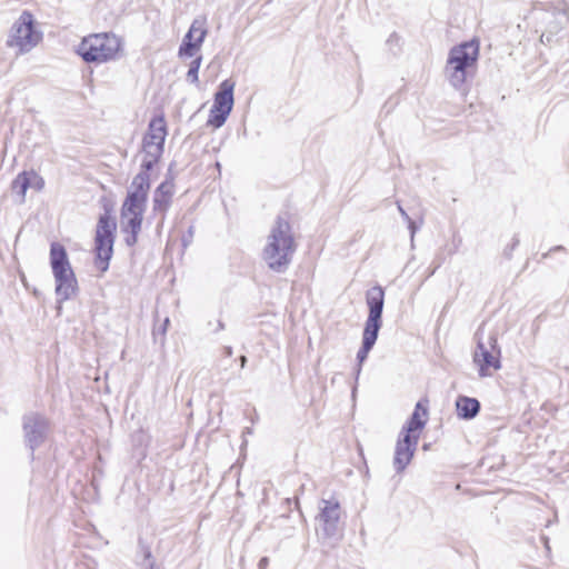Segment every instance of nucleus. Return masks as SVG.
<instances>
[{
    "instance_id": "9",
    "label": "nucleus",
    "mask_w": 569,
    "mask_h": 569,
    "mask_svg": "<svg viewBox=\"0 0 569 569\" xmlns=\"http://www.w3.org/2000/svg\"><path fill=\"white\" fill-rule=\"evenodd\" d=\"M167 137V124L163 116L150 120L148 131L142 139V162L140 172L149 173L160 160Z\"/></svg>"
},
{
    "instance_id": "2",
    "label": "nucleus",
    "mask_w": 569,
    "mask_h": 569,
    "mask_svg": "<svg viewBox=\"0 0 569 569\" xmlns=\"http://www.w3.org/2000/svg\"><path fill=\"white\" fill-rule=\"evenodd\" d=\"M150 189V174L139 172L134 176L128 189L127 197L121 207L122 232L124 242L133 247L141 231L143 213L146 211Z\"/></svg>"
},
{
    "instance_id": "17",
    "label": "nucleus",
    "mask_w": 569,
    "mask_h": 569,
    "mask_svg": "<svg viewBox=\"0 0 569 569\" xmlns=\"http://www.w3.org/2000/svg\"><path fill=\"white\" fill-rule=\"evenodd\" d=\"M458 417L465 420L473 419L480 411V402L476 398L459 396L456 400Z\"/></svg>"
},
{
    "instance_id": "4",
    "label": "nucleus",
    "mask_w": 569,
    "mask_h": 569,
    "mask_svg": "<svg viewBox=\"0 0 569 569\" xmlns=\"http://www.w3.org/2000/svg\"><path fill=\"white\" fill-rule=\"evenodd\" d=\"M296 243L290 223L278 217L263 249V260L276 272H283L292 260Z\"/></svg>"
},
{
    "instance_id": "10",
    "label": "nucleus",
    "mask_w": 569,
    "mask_h": 569,
    "mask_svg": "<svg viewBox=\"0 0 569 569\" xmlns=\"http://www.w3.org/2000/svg\"><path fill=\"white\" fill-rule=\"evenodd\" d=\"M116 228V221L108 212L99 217L94 237V263L101 272L108 270L113 254Z\"/></svg>"
},
{
    "instance_id": "14",
    "label": "nucleus",
    "mask_w": 569,
    "mask_h": 569,
    "mask_svg": "<svg viewBox=\"0 0 569 569\" xmlns=\"http://www.w3.org/2000/svg\"><path fill=\"white\" fill-rule=\"evenodd\" d=\"M473 361L479 368L480 377L491 376L492 371L501 368L500 349L493 335L488 338L487 342L479 339Z\"/></svg>"
},
{
    "instance_id": "20",
    "label": "nucleus",
    "mask_w": 569,
    "mask_h": 569,
    "mask_svg": "<svg viewBox=\"0 0 569 569\" xmlns=\"http://www.w3.org/2000/svg\"><path fill=\"white\" fill-rule=\"evenodd\" d=\"M190 28L199 29V31L193 33V37H194V40H196V44H201L202 46V43L204 41V38H206L207 33H208L206 19L204 18H197V19H194L192 21Z\"/></svg>"
},
{
    "instance_id": "21",
    "label": "nucleus",
    "mask_w": 569,
    "mask_h": 569,
    "mask_svg": "<svg viewBox=\"0 0 569 569\" xmlns=\"http://www.w3.org/2000/svg\"><path fill=\"white\" fill-rule=\"evenodd\" d=\"M201 62H202V57L201 56H198L196 57L189 64V70L187 72V80L191 83H198L199 81V78H198V72H199V69H200V66H201Z\"/></svg>"
},
{
    "instance_id": "23",
    "label": "nucleus",
    "mask_w": 569,
    "mask_h": 569,
    "mask_svg": "<svg viewBox=\"0 0 569 569\" xmlns=\"http://www.w3.org/2000/svg\"><path fill=\"white\" fill-rule=\"evenodd\" d=\"M141 550L143 553V562L141 563V566H144L147 569H156L151 550L146 546H143Z\"/></svg>"
},
{
    "instance_id": "22",
    "label": "nucleus",
    "mask_w": 569,
    "mask_h": 569,
    "mask_svg": "<svg viewBox=\"0 0 569 569\" xmlns=\"http://www.w3.org/2000/svg\"><path fill=\"white\" fill-rule=\"evenodd\" d=\"M132 442L134 446L146 448L149 442V437L142 430H139L132 435Z\"/></svg>"
},
{
    "instance_id": "30",
    "label": "nucleus",
    "mask_w": 569,
    "mask_h": 569,
    "mask_svg": "<svg viewBox=\"0 0 569 569\" xmlns=\"http://www.w3.org/2000/svg\"><path fill=\"white\" fill-rule=\"evenodd\" d=\"M223 353L226 357H231L233 355V350L231 347L227 346L223 348Z\"/></svg>"
},
{
    "instance_id": "28",
    "label": "nucleus",
    "mask_w": 569,
    "mask_h": 569,
    "mask_svg": "<svg viewBox=\"0 0 569 569\" xmlns=\"http://www.w3.org/2000/svg\"><path fill=\"white\" fill-rule=\"evenodd\" d=\"M268 565H269V559L267 557H262L259 560L258 568L259 569H267Z\"/></svg>"
},
{
    "instance_id": "1",
    "label": "nucleus",
    "mask_w": 569,
    "mask_h": 569,
    "mask_svg": "<svg viewBox=\"0 0 569 569\" xmlns=\"http://www.w3.org/2000/svg\"><path fill=\"white\" fill-rule=\"evenodd\" d=\"M150 189V174L139 172L134 176L128 189L127 197L121 207L122 232L124 242L133 247L141 231L143 213L146 211Z\"/></svg>"
},
{
    "instance_id": "11",
    "label": "nucleus",
    "mask_w": 569,
    "mask_h": 569,
    "mask_svg": "<svg viewBox=\"0 0 569 569\" xmlns=\"http://www.w3.org/2000/svg\"><path fill=\"white\" fill-rule=\"evenodd\" d=\"M341 506L336 498L321 499L316 516L317 533L322 539H338L342 532Z\"/></svg>"
},
{
    "instance_id": "12",
    "label": "nucleus",
    "mask_w": 569,
    "mask_h": 569,
    "mask_svg": "<svg viewBox=\"0 0 569 569\" xmlns=\"http://www.w3.org/2000/svg\"><path fill=\"white\" fill-rule=\"evenodd\" d=\"M234 87L236 83L231 79H226L219 84L218 91L214 93L208 124L212 126L213 128H220L224 124L233 108Z\"/></svg>"
},
{
    "instance_id": "3",
    "label": "nucleus",
    "mask_w": 569,
    "mask_h": 569,
    "mask_svg": "<svg viewBox=\"0 0 569 569\" xmlns=\"http://www.w3.org/2000/svg\"><path fill=\"white\" fill-rule=\"evenodd\" d=\"M428 401H418L415 410L402 427L399 438L396 442L393 468L397 473H401L411 462L418 447L420 432L428 421Z\"/></svg>"
},
{
    "instance_id": "27",
    "label": "nucleus",
    "mask_w": 569,
    "mask_h": 569,
    "mask_svg": "<svg viewBox=\"0 0 569 569\" xmlns=\"http://www.w3.org/2000/svg\"><path fill=\"white\" fill-rule=\"evenodd\" d=\"M397 208H398V211L399 213L401 214L402 219L405 221L409 220V214L407 213V211L403 209V207L400 204V202H397Z\"/></svg>"
},
{
    "instance_id": "18",
    "label": "nucleus",
    "mask_w": 569,
    "mask_h": 569,
    "mask_svg": "<svg viewBox=\"0 0 569 569\" xmlns=\"http://www.w3.org/2000/svg\"><path fill=\"white\" fill-rule=\"evenodd\" d=\"M197 31H199V29L189 28L188 32L184 34L178 51L180 58L194 57L197 52L200 50L201 44H196V40L193 37V33Z\"/></svg>"
},
{
    "instance_id": "31",
    "label": "nucleus",
    "mask_w": 569,
    "mask_h": 569,
    "mask_svg": "<svg viewBox=\"0 0 569 569\" xmlns=\"http://www.w3.org/2000/svg\"><path fill=\"white\" fill-rule=\"evenodd\" d=\"M170 320L169 318H166L164 321H163V325L161 327V332L164 335L166 331H167V328H168V325H169Z\"/></svg>"
},
{
    "instance_id": "25",
    "label": "nucleus",
    "mask_w": 569,
    "mask_h": 569,
    "mask_svg": "<svg viewBox=\"0 0 569 569\" xmlns=\"http://www.w3.org/2000/svg\"><path fill=\"white\" fill-rule=\"evenodd\" d=\"M519 244V238L517 236H515L512 238V242L511 244L507 246L503 250V254L506 258L510 259L511 256H512V251L518 247Z\"/></svg>"
},
{
    "instance_id": "6",
    "label": "nucleus",
    "mask_w": 569,
    "mask_h": 569,
    "mask_svg": "<svg viewBox=\"0 0 569 569\" xmlns=\"http://www.w3.org/2000/svg\"><path fill=\"white\" fill-rule=\"evenodd\" d=\"M123 40L112 32L92 33L84 37L77 53L87 63H106L118 60L122 54Z\"/></svg>"
},
{
    "instance_id": "13",
    "label": "nucleus",
    "mask_w": 569,
    "mask_h": 569,
    "mask_svg": "<svg viewBox=\"0 0 569 569\" xmlns=\"http://www.w3.org/2000/svg\"><path fill=\"white\" fill-rule=\"evenodd\" d=\"M41 39V33L33 29V17L24 11L12 27L8 46L18 48L20 52L30 51Z\"/></svg>"
},
{
    "instance_id": "8",
    "label": "nucleus",
    "mask_w": 569,
    "mask_h": 569,
    "mask_svg": "<svg viewBox=\"0 0 569 569\" xmlns=\"http://www.w3.org/2000/svg\"><path fill=\"white\" fill-rule=\"evenodd\" d=\"M50 266L56 282L58 302L72 298L78 290V281L70 264L66 248L59 242L50 246Z\"/></svg>"
},
{
    "instance_id": "26",
    "label": "nucleus",
    "mask_w": 569,
    "mask_h": 569,
    "mask_svg": "<svg viewBox=\"0 0 569 569\" xmlns=\"http://www.w3.org/2000/svg\"><path fill=\"white\" fill-rule=\"evenodd\" d=\"M406 222L408 224V229L410 230V237H411V241H412L419 227L416 224V222L411 218H409V220H407Z\"/></svg>"
},
{
    "instance_id": "15",
    "label": "nucleus",
    "mask_w": 569,
    "mask_h": 569,
    "mask_svg": "<svg viewBox=\"0 0 569 569\" xmlns=\"http://www.w3.org/2000/svg\"><path fill=\"white\" fill-rule=\"evenodd\" d=\"M22 430L27 447L31 450V456L47 438L49 432L48 419L37 412H29L22 417Z\"/></svg>"
},
{
    "instance_id": "5",
    "label": "nucleus",
    "mask_w": 569,
    "mask_h": 569,
    "mask_svg": "<svg viewBox=\"0 0 569 569\" xmlns=\"http://www.w3.org/2000/svg\"><path fill=\"white\" fill-rule=\"evenodd\" d=\"M366 302L369 309L368 318L362 333V346L357 352L358 366L356 369V379L359 378L361 366L368 358L373 348L379 330L382 326V311L385 305V291L380 286L370 288L366 293Z\"/></svg>"
},
{
    "instance_id": "16",
    "label": "nucleus",
    "mask_w": 569,
    "mask_h": 569,
    "mask_svg": "<svg viewBox=\"0 0 569 569\" xmlns=\"http://www.w3.org/2000/svg\"><path fill=\"white\" fill-rule=\"evenodd\" d=\"M173 194L174 183L172 178L166 179L153 191L152 213L153 216H159L161 222H163L166 214L172 203Z\"/></svg>"
},
{
    "instance_id": "24",
    "label": "nucleus",
    "mask_w": 569,
    "mask_h": 569,
    "mask_svg": "<svg viewBox=\"0 0 569 569\" xmlns=\"http://www.w3.org/2000/svg\"><path fill=\"white\" fill-rule=\"evenodd\" d=\"M30 179H31V186L38 190L42 189L43 187V179L39 177L34 171H30Z\"/></svg>"
},
{
    "instance_id": "32",
    "label": "nucleus",
    "mask_w": 569,
    "mask_h": 569,
    "mask_svg": "<svg viewBox=\"0 0 569 569\" xmlns=\"http://www.w3.org/2000/svg\"><path fill=\"white\" fill-rule=\"evenodd\" d=\"M247 357L246 356H240L239 357V362H240V367L241 368H244L246 367V363H247Z\"/></svg>"
},
{
    "instance_id": "29",
    "label": "nucleus",
    "mask_w": 569,
    "mask_h": 569,
    "mask_svg": "<svg viewBox=\"0 0 569 569\" xmlns=\"http://www.w3.org/2000/svg\"><path fill=\"white\" fill-rule=\"evenodd\" d=\"M224 328H226L224 322L222 320H218L213 332L222 331V330H224Z\"/></svg>"
},
{
    "instance_id": "7",
    "label": "nucleus",
    "mask_w": 569,
    "mask_h": 569,
    "mask_svg": "<svg viewBox=\"0 0 569 569\" xmlns=\"http://www.w3.org/2000/svg\"><path fill=\"white\" fill-rule=\"evenodd\" d=\"M478 58L479 42L477 40L465 41L449 50L445 74L455 89H463L470 70L476 67Z\"/></svg>"
},
{
    "instance_id": "19",
    "label": "nucleus",
    "mask_w": 569,
    "mask_h": 569,
    "mask_svg": "<svg viewBox=\"0 0 569 569\" xmlns=\"http://www.w3.org/2000/svg\"><path fill=\"white\" fill-rule=\"evenodd\" d=\"M31 186L30 172L19 173L12 181V190L23 199L28 188Z\"/></svg>"
}]
</instances>
